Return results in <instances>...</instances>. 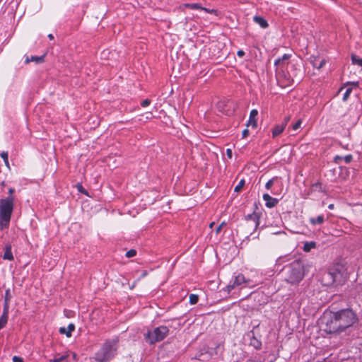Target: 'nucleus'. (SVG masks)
<instances>
[{
  "label": "nucleus",
  "instance_id": "38",
  "mask_svg": "<svg viewBox=\"0 0 362 362\" xmlns=\"http://www.w3.org/2000/svg\"><path fill=\"white\" fill-rule=\"evenodd\" d=\"M344 159L345 163H350V162L351 161V160H352V156H351V155H347V156H346L344 158Z\"/></svg>",
  "mask_w": 362,
  "mask_h": 362
},
{
  "label": "nucleus",
  "instance_id": "23",
  "mask_svg": "<svg viewBox=\"0 0 362 362\" xmlns=\"http://www.w3.org/2000/svg\"><path fill=\"white\" fill-rule=\"evenodd\" d=\"M250 345L255 348L256 349H259L262 346V343L255 337H252L250 339Z\"/></svg>",
  "mask_w": 362,
  "mask_h": 362
},
{
  "label": "nucleus",
  "instance_id": "27",
  "mask_svg": "<svg viewBox=\"0 0 362 362\" xmlns=\"http://www.w3.org/2000/svg\"><path fill=\"white\" fill-rule=\"evenodd\" d=\"M352 88L351 87H348V88H346L345 89V91L344 93H343V96H342V100L344 101H346L348 100V98H349L350 96V94L352 92Z\"/></svg>",
  "mask_w": 362,
  "mask_h": 362
},
{
  "label": "nucleus",
  "instance_id": "48",
  "mask_svg": "<svg viewBox=\"0 0 362 362\" xmlns=\"http://www.w3.org/2000/svg\"><path fill=\"white\" fill-rule=\"evenodd\" d=\"M231 104H232V103L228 101V102L225 105V106H226V107H228V106H230V105H231Z\"/></svg>",
  "mask_w": 362,
  "mask_h": 362
},
{
  "label": "nucleus",
  "instance_id": "5",
  "mask_svg": "<svg viewBox=\"0 0 362 362\" xmlns=\"http://www.w3.org/2000/svg\"><path fill=\"white\" fill-rule=\"evenodd\" d=\"M276 78L279 86L283 88L293 83V77H291V73L286 70L285 64L276 67Z\"/></svg>",
  "mask_w": 362,
  "mask_h": 362
},
{
  "label": "nucleus",
  "instance_id": "32",
  "mask_svg": "<svg viewBox=\"0 0 362 362\" xmlns=\"http://www.w3.org/2000/svg\"><path fill=\"white\" fill-rule=\"evenodd\" d=\"M11 298V295L10 289H7L5 292L4 300L10 301Z\"/></svg>",
  "mask_w": 362,
  "mask_h": 362
},
{
  "label": "nucleus",
  "instance_id": "1",
  "mask_svg": "<svg viewBox=\"0 0 362 362\" xmlns=\"http://www.w3.org/2000/svg\"><path fill=\"white\" fill-rule=\"evenodd\" d=\"M325 331L327 333H340L354 325L358 321L356 314L351 309H344L325 317Z\"/></svg>",
  "mask_w": 362,
  "mask_h": 362
},
{
  "label": "nucleus",
  "instance_id": "26",
  "mask_svg": "<svg viewBox=\"0 0 362 362\" xmlns=\"http://www.w3.org/2000/svg\"><path fill=\"white\" fill-rule=\"evenodd\" d=\"M0 156L3 158L6 166L8 168H10L8 153L6 151H2V152H1Z\"/></svg>",
  "mask_w": 362,
  "mask_h": 362
},
{
  "label": "nucleus",
  "instance_id": "25",
  "mask_svg": "<svg viewBox=\"0 0 362 362\" xmlns=\"http://www.w3.org/2000/svg\"><path fill=\"white\" fill-rule=\"evenodd\" d=\"M247 220H252L254 221L255 228L259 226V218L255 214H250L247 216Z\"/></svg>",
  "mask_w": 362,
  "mask_h": 362
},
{
  "label": "nucleus",
  "instance_id": "10",
  "mask_svg": "<svg viewBox=\"0 0 362 362\" xmlns=\"http://www.w3.org/2000/svg\"><path fill=\"white\" fill-rule=\"evenodd\" d=\"M262 197L265 202L266 206L268 208H272L275 206L279 202L277 199L272 197L269 194H264Z\"/></svg>",
  "mask_w": 362,
  "mask_h": 362
},
{
  "label": "nucleus",
  "instance_id": "18",
  "mask_svg": "<svg viewBox=\"0 0 362 362\" xmlns=\"http://www.w3.org/2000/svg\"><path fill=\"white\" fill-rule=\"evenodd\" d=\"M290 57V55L288 54H284L281 57H279L276 59L274 62V65L276 66V67L281 66L284 64V61L288 60Z\"/></svg>",
  "mask_w": 362,
  "mask_h": 362
},
{
  "label": "nucleus",
  "instance_id": "49",
  "mask_svg": "<svg viewBox=\"0 0 362 362\" xmlns=\"http://www.w3.org/2000/svg\"><path fill=\"white\" fill-rule=\"evenodd\" d=\"M220 111H223V112H228V111H230V110H229V109H228V108H223V110H220Z\"/></svg>",
  "mask_w": 362,
  "mask_h": 362
},
{
  "label": "nucleus",
  "instance_id": "2",
  "mask_svg": "<svg viewBox=\"0 0 362 362\" xmlns=\"http://www.w3.org/2000/svg\"><path fill=\"white\" fill-rule=\"evenodd\" d=\"M119 340L117 338L106 340L100 349L95 354L97 362H108L117 354Z\"/></svg>",
  "mask_w": 362,
  "mask_h": 362
},
{
  "label": "nucleus",
  "instance_id": "28",
  "mask_svg": "<svg viewBox=\"0 0 362 362\" xmlns=\"http://www.w3.org/2000/svg\"><path fill=\"white\" fill-rule=\"evenodd\" d=\"M278 181L277 177H273L271 180H269L265 185V187L267 189H270L272 185Z\"/></svg>",
  "mask_w": 362,
  "mask_h": 362
},
{
  "label": "nucleus",
  "instance_id": "14",
  "mask_svg": "<svg viewBox=\"0 0 362 362\" xmlns=\"http://www.w3.org/2000/svg\"><path fill=\"white\" fill-rule=\"evenodd\" d=\"M44 59H45V55H42V56H40V57H37V56H31L30 57H27L25 60V64H28V63H30L31 62H35L37 64H39V63L43 62H44Z\"/></svg>",
  "mask_w": 362,
  "mask_h": 362
},
{
  "label": "nucleus",
  "instance_id": "36",
  "mask_svg": "<svg viewBox=\"0 0 362 362\" xmlns=\"http://www.w3.org/2000/svg\"><path fill=\"white\" fill-rule=\"evenodd\" d=\"M302 121L300 119H298L293 125V129L294 131L297 130L298 128H300L301 125Z\"/></svg>",
  "mask_w": 362,
  "mask_h": 362
},
{
  "label": "nucleus",
  "instance_id": "3",
  "mask_svg": "<svg viewBox=\"0 0 362 362\" xmlns=\"http://www.w3.org/2000/svg\"><path fill=\"white\" fill-rule=\"evenodd\" d=\"M13 207V196L0 199V230L8 227Z\"/></svg>",
  "mask_w": 362,
  "mask_h": 362
},
{
  "label": "nucleus",
  "instance_id": "35",
  "mask_svg": "<svg viewBox=\"0 0 362 362\" xmlns=\"http://www.w3.org/2000/svg\"><path fill=\"white\" fill-rule=\"evenodd\" d=\"M151 100L149 99H145L143 101H141V105L143 107H146L147 106H148L150 104H151Z\"/></svg>",
  "mask_w": 362,
  "mask_h": 362
},
{
  "label": "nucleus",
  "instance_id": "53",
  "mask_svg": "<svg viewBox=\"0 0 362 362\" xmlns=\"http://www.w3.org/2000/svg\"><path fill=\"white\" fill-rule=\"evenodd\" d=\"M344 89V87L341 88L339 89V92H338V93H341Z\"/></svg>",
  "mask_w": 362,
  "mask_h": 362
},
{
  "label": "nucleus",
  "instance_id": "7",
  "mask_svg": "<svg viewBox=\"0 0 362 362\" xmlns=\"http://www.w3.org/2000/svg\"><path fill=\"white\" fill-rule=\"evenodd\" d=\"M249 283H250L249 279H246L245 277L244 276V275H243L242 274H239L234 276L233 281L228 286H226L225 290L228 293H230L235 288H236L239 286H241L243 284H249Z\"/></svg>",
  "mask_w": 362,
  "mask_h": 362
},
{
  "label": "nucleus",
  "instance_id": "50",
  "mask_svg": "<svg viewBox=\"0 0 362 362\" xmlns=\"http://www.w3.org/2000/svg\"><path fill=\"white\" fill-rule=\"evenodd\" d=\"M328 208H329V209H332L334 208V204H329V205L328 206Z\"/></svg>",
  "mask_w": 362,
  "mask_h": 362
},
{
  "label": "nucleus",
  "instance_id": "34",
  "mask_svg": "<svg viewBox=\"0 0 362 362\" xmlns=\"http://www.w3.org/2000/svg\"><path fill=\"white\" fill-rule=\"evenodd\" d=\"M9 303H10V301H5L4 300V308H3V312L4 313H8V311H9Z\"/></svg>",
  "mask_w": 362,
  "mask_h": 362
},
{
  "label": "nucleus",
  "instance_id": "52",
  "mask_svg": "<svg viewBox=\"0 0 362 362\" xmlns=\"http://www.w3.org/2000/svg\"><path fill=\"white\" fill-rule=\"evenodd\" d=\"M214 222H212V223H210L209 227H210L211 228H213V226H214Z\"/></svg>",
  "mask_w": 362,
  "mask_h": 362
},
{
  "label": "nucleus",
  "instance_id": "6",
  "mask_svg": "<svg viewBox=\"0 0 362 362\" xmlns=\"http://www.w3.org/2000/svg\"><path fill=\"white\" fill-rule=\"evenodd\" d=\"M168 332L169 329L166 326H160L148 331L144 335V339L148 343L153 344L165 339Z\"/></svg>",
  "mask_w": 362,
  "mask_h": 362
},
{
  "label": "nucleus",
  "instance_id": "17",
  "mask_svg": "<svg viewBox=\"0 0 362 362\" xmlns=\"http://www.w3.org/2000/svg\"><path fill=\"white\" fill-rule=\"evenodd\" d=\"M285 126V123L276 125L272 131L273 136L275 137L279 136L284 131Z\"/></svg>",
  "mask_w": 362,
  "mask_h": 362
},
{
  "label": "nucleus",
  "instance_id": "11",
  "mask_svg": "<svg viewBox=\"0 0 362 362\" xmlns=\"http://www.w3.org/2000/svg\"><path fill=\"white\" fill-rule=\"evenodd\" d=\"M184 6L186 8H191V9L204 11L209 13H213L216 12L215 10H214V9L209 10L206 8L202 7L200 4H197V3H196V4H184Z\"/></svg>",
  "mask_w": 362,
  "mask_h": 362
},
{
  "label": "nucleus",
  "instance_id": "44",
  "mask_svg": "<svg viewBox=\"0 0 362 362\" xmlns=\"http://www.w3.org/2000/svg\"><path fill=\"white\" fill-rule=\"evenodd\" d=\"M14 189L12 188H10L8 190V193L10 194V196H12V194L13 193Z\"/></svg>",
  "mask_w": 362,
  "mask_h": 362
},
{
  "label": "nucleus",
  "instance_id": "31",
  "mask_svg": "<svg viewBox=\"0 0 362 362\" xmlns=\"http://www.w3.org/2000/svg\"><path fill=\"white\" fill-rule=\"evenodd\" d=\"M244 185H245V180H241L239 182L238 185L235 187V189H234L235 192H240L242 189V188H243Z\"/></svg>",
  "mask_w": 362,
  "mask_h": 362
},
{
  "label": "nucleus",
  "instance_id": "20",
  "mask_svg": "<svg viewBox=\"0 0 362 362\" xmlns=\"http://www.w3.org/2000/svg\"><path fill=\"white\" fill-rule=\"evenodd\" d=\"M257 115H250L249 120L247 123V127H252V128L257 127V120L256 119Z\"/></svg>",
  "mask_w": 362,
  "mask_h": 362
},
{
  "label": "nucleus",
  "instance_id": "24",
  "mask_svg": "<svg viewBox=\"0 0 362 362\" xmlns=\"http://www.w3.org/2000/svg\"><path fill=\"white\" fill-rule=\"evenodd\" d=\"M310 222L313 225L321 224L324 222V216L320 215V216H318L317 218H310Z\"/></svg>",
  "mask_w": 362,
  "mask_h": 362
},
{
  "label": "nucleus",
  "instance_id": "12",
  "mask_svg": "<svg viewBox=\"0 0 362 362\" xmlns=\"http://www.w3.org/2000/svg\"><path fill=\"white\" fill-rule=\"evenodd\" d=\"M75 326L74 324H69L67 327H60L59 332L62 334H65L67 337H70L71 336L72 332L74 330Z\"/></svg>",
  "mask_w": 362,
  "mask_h": 362
},
{
  "label": "nucleus",
  "instance_id": "19",
  "mask_svg": "<svg viewBox=\"0 0 362 362\" xmlns=\"http://www.w3.org/2000/svg\"><path fill=\"white\" fill-rule=\"evenodd\" d=\"M68 357V354L62 356L57 355L53 359L50 360L49 362H69L67 360Z\"/></svg>",
  "mask_w": 362,
  "mask_h": 362
},
{
  "label": "nucleus",
  "instance_id": "43",
  "mask_svg": "<svg viewBox=\"0 0 362 362\" xmlns=\"http://www.w3.org/2000/svg\"><path fill=\"white\" fill-rule=\"evenodd\" d=\"M226 154H227V156H228V157L229 158H232V150H231V149H230V148H228V149L226 150Z\"/></svg>",
  "mask_w": 362,
  "mask_h": 362
},
{
  "label": "nucleus",
  "instance_id": "51",
  "mask_svg": "<svg viewBox=\"0 0 362 362\" xmlns=\"http://www.w3.org/2000/svg\"><path fill=\"white\" fill-rule=\"evenodd\" d=\"M247 362H262L260 361H253V360H249Z\"/></svg>",
  "mask_w": 362,
  "mask_h": 362
},
{
  "label": "nucleus",
  "instance_id": "21",
  "mask_svg": "<svg viewBox=\"0 0 362 362\" xmlns=\"http://www.w3.org/2000/svg\"><path fill=\"white\" fill-rule=\"evenodd\" d=\"M316 247V243L314 241L305 242L303 245V251L308 252Z\"/></svg>",
  "mask_w": 362,
  "mask_h": 362
},
{
  "label": "nucleus",
  "instance_id": "46",
  "mask_svg": "<svg viewBox=\"0 0 362 362\" xmlns=\"http://www.w3.org/2000/svg\"><path fill=\"white\" fill-rule=\"evenodd\" d=\"M72 356H73V358H74V360H77V356H76V354L75 353H73V354H72Z\"/></svg>",
  "mask_w": 362,
  "mask_h": 362
},
{
  "label": "nucleus",
  "instance_id": "16",
  "mask_svg": "<svg viewBox=\"0 0 362 362\" xmlns=\"http://www.w3.org/2000/svg\"><path fill=\"white\" fill-rule=\"evenodd\" d=\"M327 276L332 279V282H337L340 281L341 279L342 278V274L339 272H335L334 271H329L327 273Z\"/></svg>",
  "mask_w": 362,
  "mask_h": 362
},
{
  "label": "nucleus",
  "instance_id": "4",
  "mask_svg": "<svg viewBox=\"0 0 362 362\" xmlns=\"http://www.w3.org/2000/svg\"><path fill=\"white\" fill-rule=\"evenodd\" d=\"M285 280L291 284H298L305 276L304 265L300 261L292 262L286 268Z\"/></svg>",
  "mask_w": 362,
  "mask_h": 362
},
{
  "label": "nucleus",
  "instance_id": "37",
  "mask_svg": "<svg viewBox=\"0 0 362 362\" xmlns=\"http://www.w3.org/2000/svg\"><path fill=\"white\" fill-rule=\"evenodd\" d=\"M77 188L80 192L87 194L86 189L83 187V186L81 184L77 185Z\"/></svg>",
  "mask_w": 362,
  "mask_h": 362
},
{
  "label": "nucleus",
  "instance_id": "39",
  "mask_svg": "<svg viewBox=\"0 0 362 362\" xmlns=\"http://www.w3.org/2000/svg\"><path fill=\"white\" fill-rule=\"evenodd\" d=\"M224 224H225V223L223 222L216 228V234L220 233V231L221 230V229H222L223 226H224Z\"/></svg>",
  "mask_w": 362,
  "mask_h": 362
},
{
  "label": "nucleus",
  "instance_id": "30",
  "mask_svg": "<svg viewBox=\"0 0 362 362\" xmlns=\"http://www.w3.org/2000/svg\"><path fill=\"white\" fill-rule=\"evenodd\" d=\"M199 297L196 294H191L189 296V303L192 305H194L198 302Z\"/></svg>",
  "mask_w": 362,
  "mask_h": 362
},
{
  "label": "nucleus",
  "instance_id": "29",
  "mask_svg": "<svg viewBox=\"0 0 362 362\" xmlns=\"http://www.w3.org/2000/svg\"><path fill=\"white\" fill-rule=\"evenodd\" d=\"M351 60L354 64H358L362 67V59L358 58L356 55H352Z\"/></svg>",
  "mask_w": 362,
  "mask_h": 362
},
{
  "label": "nucleus",
  "instance_id": "8",
  "mask_svg": "<svg viewBox=\"0 0 362 362\" xmlns=\"http://www.w3.org/2000/svg\"><path fill=\"white\" fill-rule=\"evenodd\" d=\"M310 62L315 69L320 70L326 64V60L317 56H311L310 57Z\"/></svg>",
  "mask_w": 362,
  "mask_h": 362
},
{
  "label": "nucleus",
  "instance_id": "40",
  "mask_svg": "<svg viewBox=\"0 0 362 362\" xmlns=\"http://www.w3.org/2000/svg\"><path fill=\"white\" fill-rule=\"evenodd\" d=\"M249 135V130L247 129H245L242 132L243 138H245Z\"/></svg>",
  "mask_w": 362,
  "mask_h": 362
},
{
  "label": "nucleus",
  "instance_id": "47",
  "mask_svg": "<svg viewBox=\"0 0 362 362\" xmlns=\"http://www.w3.org/2000/svg\"><path fill=\"white\" fill-rule=\"evenodd\" d=\"M250 113L255 114V113H258V112H257V110H255V109H254V110H252L250 111Z\"/></svg>",
  "mask_w": 362,
  "mask_h": 362
},
{
  "label": "nucleus",
  "instance_id": "22",
  "mask_svg": "<svg viewBox=\"0 0 362 362\" xmlns=\"http://www.w3.org/2000/svg\"><path fill=\"white\" fill-rule=\"evenodd\" d=\"M8 313H2L0 317V329L4 327L8 322Z\"/></svg>",
  "mask_w": 362,
  "mask_h": 362
},
{
  "label": "nucleus",
  "instance_id": "15",
  "mask_svg": "<svg viewBox=\"0 0 362 362\" xmlns=\"http://www.w3.org/2000/svg\"><path fill=\"white\" fill-rule=\"evenodd\" d=\"M254 21L262 28H267L269 26L267 21L261 16H255L254 17Z\"/></svg>",
  "mask_w": 362,
  "mask_h": 362
},
{
  "label": "nucleus",
  "instance_id": "41",
  "mask_svg": "<svg viewBox=\"0 0 362 362\" xmlns=\"http://www.w3.org/2000/svg\"><path fill=\"white\" fill-rule=\"evenodd\" d=\"M237 55L239 57H243L245 55V52L242 49H240L237 52Z\"/></svg>",
  "mask_w": 362,
  "mask_h": 362
},
{
  "label": "nucleus",
  "instance_id": "42",
  "mask_svg": "<svg viewBox=\"0 0 362 362\" xmlns=\"http://www.w3.org/2000/svg\"><path fill=\"white\" fill-rule=\"evenodd\" d=\"M13 362H23V360L18 356H13Z\"/></svg>",
  "mask_w": 362,
  "mask_h": 362
},
{
  "label": "nucleus",
  "instance_id": "45",
  "mask_svg": "<svg viewBox=\"0 0 362 362\" xmlns=\"http://www.w3.org/2000/svg\"><path fill=\"white\" fill-rule=\"evenodd\" d=\"M48 38L51 40H54V35L52 34L48 35Z\"/></svg>",
  "mask_w": 362,
  "mask_h": 362
},
{
  "label": "nucleus",
  "instance_id": "13",
  "mask_svg": "<svg viewBox=\"0 0 362 362\" xmlns=\"http://www.w3.org/2000/svg\"><path fill=\"white\" fill-rule=\"evenodd\" d=\"M3 259L11 261L13 259V255L12 254L11 251V245H6L5 247V251L3 255Z\"/></svg>",
  "mask_w": 362,
  "mask_h": 362
},
{
  "label": "nucleus",
  "instance_id": "9",
  "mask_svg": "<svg viewBox=\"0 0 362 362\" xmlns=\"http://www.w3.org/2000/svg\"><path fill=\"white\" fill-rule=\"evenodd\" d=\"M291 68V77H293V82L295 81L300 82L303 76V73L300 69H298L296 65L292 64Z\"/></svg>",
  "mask_w": 362,
  "mask_h": 362
},
{
  "label": "nucleus",
  "instance_id": "33",
  "mask_svg": "<svg viewBox=\"0 0 362 362\" xmlns=\"http://www.w3.org/2000/svg\"><path fill=\"white\" fill-rule=\"evenodd\" d=\"M136 252L135 250H130L127 252L126 257H134L136 255Z\"/></svg>",
  "mask_w": 362,
  "mask_h": 362
}]
</instances>
